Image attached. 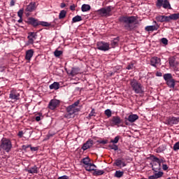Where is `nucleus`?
Segmentation results:
<instances>
[{"label":"nucleus","mask_w":179,"mask_h":179,"mask_svg":"<svg viewBox=\"0 0 179 179\" xmlns=\"http://www.w3.org/2000/svg\"><path fill=\"white\" fill-rule=\"evenodd\" d=\"M138 20V17L136 16H121L119 17V22L124 24L125 30L131 31L135 29L134 23Z\"/></svg>","instance_id":"1"},{"label":"nucleus","mask_w":179,"mask_h":179,"mask_svg":"<svg viewBox=\"0 0 179 179\" xmlns=\"http://www.w3.org/2000/svg\"><path fill=\"white\" fill-rule=\"evenodd\" d=\"M131 89L136 94H143L145 93V88L142 83L136 79L130 80Z\"/></svg>","instance_id":"2"},{"label":"nucleus","mask_w":179,"mask_h":179,"mask_svg":"<svg viewBox=\"0 0 179 179\" xmlns=\"http://www.w3.org/2000/svg\"><path fill=\"white\" fill-rule=\"evenodd\" d=\"M79 103H80V101L78 100L77 101L66 107V113L64 114V118H72L73 114L80 111V109L76 108L78 106H79Z\"/></svg>","instance_id":"3"},{"label":"nucleus","mask_w":179,"mask_h":179,"mask_svg":"<svg viewBox=\"0 0 179 179\" xmlns=\"http://www.w3.org/2000/svg\"><path fill=\"white\" fill-rule=\"evenodd\" d=\"M155 19L157 22H160L161 23L164 22L169 23V22H171V20H178V19H179V13L171 14L169 16L158 15Z\"/></svg>","instance_id":"4"},{"label":"nucleus","mask_w":179,"mask_h":179,"mask_svg":"<svg viewBox=\"0 0 179 179\" xmlns=\"http://www.w3.org/2000/svg\"><path fill=\"white\" fill-rule=\"evenodd\" d=\"M26 22L27 24H31V26H33V27H37V26H43V27H48L50 26V23L44 21H39L38 20L33 17L27 18Z\"/></svg>","instance_id":"5"},{"label":"nucleus","mask_w":179,"mask_h":179,"mask_svg":"<svg viewBox=\"0 0 179 179\" xmlns=\"http://www.w3.org/2000/svg\"><path fill=\"white\" fill-rule=\"evenodd\" d=\"M163 78L168 87H170V89H174V87H176V80L173 78V75H171V73H165L164 74Z\"/></svg>","instance_id":"6"},{"label":"nucleus","mask_w":179,"mask_h":179,"mask_svg":"<svg viewBox=\"0 0 179 179\" xmlns=\"http://www.w3.org/2000/svg\"><path fill=\"white\" fill-rule=\"evenodd\" d=\"M0 149L8 153V152H10V149H12V142L8 138H3L1 141Z\"/></svg>","instance_id":"7"},{"label":"nucleus","mask_w":179,"mask_h":179,"mask_svg":"<svg viewBox=\"0 0 179 179\" xmlns=\"http://www.w3.org/2000/svg\"><path fill=\"white\" fill-rule=\"evenodd\" d=\"M111 10H113V6H108L106 8L99 9L96 12L102 17H108V16H111Z\"/></svg>","instance_id":"8"},{"label":"nucleus","mask_w":179,"mask_h":179,"mask_svg":"<svg viewBox=\"0 0 179 179\" xmlns=\"http://www.w3.org/2000/svg\"><path fill=\"white\" fill-rule=\"evenodd\" d=\"M156 6L159 9H160L162 6L164 9H171V5H170L169 0H157Z\"/></svg>","instance_id":"9"},{"label":"nucleus","mask_w":179,"mask_h":179,"mask_svg":"<svg viewBox=\"0 0 179 179\" xmlns=\"http://www.w3.org/2000/svg\"><path fill=\"white\" fill-rule=\"evenodd\" d=\"M111 127H120L122 124V120L120 116H113L110 120Z\"/></svg>","instance_id":"10"},{"label":"nucleus","mask_w":179,"mask_h":179,"mask_svg":"<svg viewBox=\"0 0 179 179\" xmlns=\"http://www.w3.org/2000/svg\"><path fill=\"white\" fill-rule=\"evenodd\" d=\"M136 120H139V116L136 114L129 115L128 117H125L124 124L126 125H129V122H135Z\"/></svg>","instance_id":"11"},{"label":"nucleus","mask_w":179,"mask_h":179,"mask_svg":"<svg viewBox=\"0 0 179 179\" xmlns=\"http://www.w3.org/2000/svg\"><path fill=\"white\" fill-rule=\"evenodd\" d=\"M9 99L10 100L17 101L20 99V93L17 90L13 89L9 94Z\"/></svg>","instance_id":"12"},{"label":"nucleus","mask_w":179,"mask_h":179,"mask_svg":"<svg viewBox=\"0 0 179 179\" xmlns=\"http://www.w3.org/2000/svg\"><path fill=\"white\" fill-rule=\"evenodd\" d=\"M179 122V117H167V119L166 120L165 124H166V125H176L177 124H178Z\"/></svg>","instance_id":"13"},{"label":"nucleus","mask_w":179,"mask_h":179,"mask_svg":"<svg viewBox=\"0 0 179 179\" xmlns=\"http://www.w3.org/2000/svg\"><path fill=\"white\" fill-rule=\"evenodd\" d=\"M94 145V141L92 138L88 139L83 145V150H87V149H90Z\"/></svg>","instance_id":"14"},{"label":"nucleus","mask_w":179,"mask_h":179,"mask_svg":"<svg viewBox=\"0 0 179 179\" xmlns=\"http://www.w3.org/2000/svg\"><path fill=\"white\" fill-rule=\"evenodd\" d=\"M58 106H59V100L52 99L48 104V108L50 110H55Z\"/></svg>","instance_id":"15"},{"label":"nucleus","mask_w":179,"mask_h":179,"mask_svg":"<svg viewBox=\"0 0 179 179\" xmlns=\"http://www.w3.org/2000/svg\"><path fill=\"white\" fill-rule=\"evenodd\" d=\"M153 23H155V25H150L145 27V31H155L156 30H158L159 26V24H157V22L156 21H154Z\"/></svg>","instance_id":"16"},{"label":"nucleus","mask_w":179,"mask_h":179,"mask_svg":"<svg viewBox=\"0 0 179 179\" xmlns=\"http://www.w3.org/2000/svg\"><path fill=\"white\" fill-rule=\"evenodd\" d=\"M27 38L29 44H33L34 43V40L37 38V34L35 32H29L28 34Z\"/></svg>","instance_id":"17"},{"label":"nucleus","mask_w":179,"mask_h":179,"mask_svg":"<svg viewBox=\"0 0 179 179\" xmlns=\"http://www.w3.org/2000/svg\"><path fill=\"white\" fill-rule=\"evenodd\" d=\"M113 166H117V167H120V169H122V167H125L127 164L125 162L122 161L120 159H115Z\"/></svg>","instance_id":"18"},{"label":"nucleus","mask_w":179,"mask_h":179,"mask_svg":"<svg viewBox=\"0 0 179 179\" xmlns=\"http://www.w3.org/2000/svg\"><path fill=\"white\" fill-rule=\"evenodd\" d=\"M38 170H40V168L35 165L30 167L29 169H26V171L29 174H38Z\"/></svg>","instance_id":"19"},{"label":"nucleus","mask_w":179,"mask_h":179,"mask_svg":"<svg viewBox=\"0 0 179 179\" xmlns=\"http://www.w3.org/2000/svg\"><path fill=\"white\" fill-rule=\"evenodd\" d=\"M160 62H161V59L157 57H152L150 59V65H152V66L156 67L157 65L160 64Z\"/></svg>","instance_id":"20"},{"label":"nucleus","mask_w":179,"mask_h":179,"mask_svg":"<svg viewBox=\"0 0 179 179\" xmlns=\"http://www.w3.org/2000/svg\"><path fill=\"white\" fill-rule=\"evenodd\" d=\"M33 55H34V50H33V49L27 50L25 54V59L27 61H30L31 58H33Z\"/></svg>","instance_id":"21"},{"label":"nucleus","mask_w":179,"mask_h":179,"mask_svg":"<svg viewBox=\"0 0 179 179\" xmlns=\"http://www.w3.org/2000/svg\"><path fill=\"white\" fill-rule=\"evenodd\" d=\"M161 164L162 163H152V169L154 171V173H157V171L162 169Z\"/></svg>","instance_id":"22"},{"label":"nucleus","mask_w":179,"mask_h":179,"mask_svg":"<svg viewBox=\"0 0 179 179\" xmlns=\"http://www.w3.org/2000/svg\"><path fill=\"white\" fill-rule=\"evenodd\" d=\"M169 65L171 68H177L178 62L176 60V57H172L169 58Z\"/></svg>","instance_id":"23"},{"label":"nucleus","mask_w":179,"mask_h":179,"mask_svg":"<svg viewBox=\"0 0 179 179\" xmlns=\"http://www.w3.org/2000/svg\"><path fill=\"white\" fill-rule=\"evenodd\" d=\"M79 72H80V69L79 67L76 68H72L71 71L70 73H68L70 76H76V75L79 74Z\"/></svg>","instance_id":"24"},{"label":"nucleus","mask_w":179,"mask_h":179,"mask_svg":"<svg viewBox=\"0 0 179 179\" xmlns=\"http://www.w3.org/2000/svg\"><path fill=\"white\" fill-rule=\"evenodd\" d=\"M36 8V3L31 2L26 8V12H33Z\"/></svg>","instance_id":"25"},{"label":"nucleus","mask_w":179,"mask_h":179,"mask_svg":"<svg viewBox=\"0 0 179 179\" xmlns=\"http://www.w3.org/2000/svg\"><path fill=\"white\" fill-rule=\"evenodd\" d=\"M96 165L94 164L90 163L87 166H85V170L87 171H94L96 170Z\"/></svg>","instance_id":"26"},{"label":"nucleus","mask_w":179,"mask_h":179,"mask_svg":"<svg viewBox=\"0 0 179 179\" xmlns=\"http://www.w3.org/2000/svg\"><path fill=\"white\" fill-rule=\"evenodd\" d=\"M49 88L50 89V90H58V89H59V83L54 82L52 84H51L49 86Z\"/></svg>","instance_id":"27"},{"label":"nucleus","mask_w":179,"mask_h":179,"mask_svg":"<svg viewBox=\"0 0 179 179\" xmlns=\"http://www.w3.org/2000/svg\"><path fill=\"white\" fill-rule=\"evenodd\" d=\"M104 173V170L95 169L92 174L93 176H95V177H98L99 176H103Z\"/></svg>","instance_id":"28"},{"label":"nucleus","mask_w":179,"mask_h":179,"mask_svg":"<svg viewBox=\"0 0 179 179\" xmlns=\"http://www.w3.org/2000/svg\"><path fill=\"white\" fill-rule=\"evenodd\" d=\"M91 7L89 4H83L81 6V10L82 12H88V10H90Z\"/></svg>","instance_id":"29"},{"label":"nucleus","mask_w":179,"mask_h":179,"mask_svg":"<svg viewBox=\"0 0 179 179\" xmlns=\"http://www.w3.org/2000/svg\"><path fill=\"white\" fill-rule=\"evenodd\" d=\"M114 177H115L116 178H121V177H124V171H116L115 172Z\"/></svg>","instance_id":"30"},{"label":"nucleus","mask_w":179,"mask_h":179,"mask_svg":"<svg viewBox=\"0 0 179 179\" xmlns=\"http://www.w3.org/2000/svg\"><path fill=\"white\" fill-rule=\"evenodd\" d=\"M98 50H100L101 51H108L110 50L109 45H99L97 47Z\"/></svg>","instance_id":"31"},{"label":"nucleus","mask_w":179,"mask_h":179,"mask_svg":"<svg viewBox=\"0 0 179 179\" xmlns=\"http://www.w3.org/2000/svg\"><path fill=\"white\" fill-rule=\"evenodd\" d=\"M59 48L56 49L54 52V55H55V57H56V58L61 57V55H62V54L64 53V52L62 50H58Z\"/></svg>","instance_id":"32"},{"label":"nucleus","mask_w":179,"mask_h":179,"mask_svg":"<svg viewBox=\"0 0 179 179\" xmlns=\"http://www.w3.org/2000/svg\"><path fill=\"white\" fill-rule=\"evenodd\" d=\"M166 149V145H162L157 148L156 152L157 153H162V152H164Z\"/></svg>","instance_id":"33"},{"label":"nucleus","mask_w":179,"mask_h":179,"mask_svg":"<svg viewBox=\"0 0 179 179\" xmlns=\"http://www.w3.org/2000/svg\"><path fill=\"white\" fill-rule=\"evenodd\" d=\"M77 22H82V16L76 15L72 19V23H77Z\"/></svg>","instance_id":"34"},{"label":"nucleus","mask_w":179,"mask_h":179,"mask_svg":"<svg viewBox=\"0 0 179 179\" xmlns=\"http://www.w3.org/2000/svg\"><path fill=\"white\" fill-rule=\"evenodd\" d=\"M81 163H83V164H85V166L89 165L90 164V158H89V157L83 158L81 160Z\"/></svg>","instance_id":"35"},{"label":"nucleus","mask_w":179,"mask_h":179,"mask_svg":"<svg viewBox=\"0 0 179 179\" xmlns=\"http://www.w3.org/2000/svg\"><path fill=\"white\" fill-rule=\"evenodd\" d=\"M163 171H158L157 172H154L155 177L157 178H160L161 177H163Z\"/></svg>","instance_id":"36"},{"label":"nucleus","mask_w":179,"mask_h":179,"mask_svg":"<svg viewBox=\"0 0 179 179\" xmlns=\"http://www.w3.org/2000/svg\"><path fill=\"white\" fill-rule=\"evenodd\" d=\"M66 16V10H61L59 14V19H64Z\"/></svg>","instance_id":"37"},{"label":"nucleus","mask_w":179,"mask_h":179,"mask_svg":"<svg viewBox=\"0 0 179 179\" xmlns=\"http://www.w3.org/2000/svg\"><path fill=\"white\" fill-rule=\"evenodd\" d=\"M151 159L152 160V163H162V161H160L159 159L155 155H152Z\"/></svg>","instance_id":"38"},{"label":"nucleus","mask_w":179,"mask_h":179,"mask_svg":"<svg viewBox=\"0 0 179 179\" xmlns=\"http://www.w3.org/2000/svg\"><path fill=\"white\" fill-rule=\"evenodd\" d=\"M135 68V63L131 62L128 66L126 67V69L128 71H131V69H134Z\"/></svg>","instance_id":"39"},{"label":"nucleus","mask_w":179,"mask_h":179,"mask_svg":"<svg viewBox=\"0 0 179 179\" xmlns=\"http://www.w3.org/2000/svg\"><path fill=\"white\" fill-rule=\"evenodd\" d=\"M92 117H96V112L94 108H92L90 114L88 115V118H92Z\"/></svg>","instance_id":"40"},{"label":"nucleus","mask_w":179,"mask_h":179,"mask_svg":"<svg viewBox=\"0 0 179 179\" xmlns=\"http://www.w3.org/2000/svg\"><path fill=\"white\" fill-rule=\"evenodd\" d=\"M96 142L101 145H107V143H108V140H97Z\"/></svg>","instance_id":"41"},{"label":"nucleus","mask_w":179,"mask_h":179,"mask_svg":"<svg viewBox=\"0 0 179 179\" xmlns=\"http://www.w3.org/2000/svg\"><path fill=\"white\" fill-rule=\"evenodd\" d=\"M120 41V37L114 38L112 41V45H117Z\"/></svg>","instance_id":"42"},{"label":"nucleus","mask_w":179,"mask_h":179,"mask_svg":"<svg viewBox=\"0 0 179 179\" xmlns=\"http://www.w3.org/2000/svg\"><path fill=\"white\" fill-rule=\"evenodd\" d=\"M111 114H112L111 110H110V109H106V110H105V115H106V117H107L108 118H110V117H111Z\"/></svg>","instance_id":"43"},{"label":"nucleus","mask_w":179,"mask_h":179,"mask_svg":"<svg viewBox=\"0 0 179 179\" xmlns=\"http://www.w3.org/2000/svg\"><path fill=\"white\" fill-rule=\"evenodd\" d=\"M108 148L112 149V150H118V145L113 144V145H109Z\"/></svg>","instance_id":"44"},{"label":"nucleus","mask_w":179,"mask_h":179,"mask_svg":"<svg viewBox=\"0 0 179 179\" xmlns=\"http://www.w3.org/2000/svg\"><path fill=\"white\" fill-rule=\"evenodd\" d=\"M23 12H24V10L23 8H21L18 12H17V16L18 17H23Z\"/></svg>","instance_id":"45"},{"label":"nucleus","mask_w":179,"mask_h":179,"mask_svg":"<svg viewBox=\"0 0 179 179\" xmlns=\"http://www.w3.org/2000/svg\"><path fill=\"white\" fill-rule=\"evenodd\" d=\"M118 141H120V136H117L115 137L113 140H111L110 142L111 143H118Z\"/></svg>","instance_id":"46"},{"label":"nucleus","mask_w":179,"mask_h":179,"mask_svg":"<svg viewBox=\"0 0 179 179\" xmlns=\"http://www.w3.org/2000/svg\"><path fill=\"white\" fill-rule=\"evenodd\" d=\"M161 43H162V44H164V45H167V44H169V40H167V38H162L161 39Z\"/></svg>","instance_id":"47"},{"label":"nucleus","mask_w":179,"mask_h":179,"mask_svg":"<svg viewBox=\"0 0 179 179\" xmlns=\"http://www.w3.org/2000/svg\"><path fill=\"white\" fill-rule=\"evenodd\" d=\"M42 118H43V114L38 113V116H36L35 117V120H36V121H37V122H38V121H41Z\"/></svg>","instance_id":"48"},{"label":"nucleus","mask_w":179,"mask_h":179,"mask_svg":"<svg viewBox=\"0 0 179 179\" xmlns=\"http://www.w3.org/2000/svg\"><path fill=\"white\" fill-rule=\"evenodd\" d=\"M173 150L176 151V150H179V141L173 145Z\"/></svg>","instance_id":"49"},{"label":"nucleus","mask_w":179,"mask_h":179,"mask_svg":"<svg viewBox=\"0 0 179 179\" xmlns=\"http://www.w3.org/2000/svg\"><path fill=\"white\" fill-rule=\"evenodd\" d=\"M122 67L121 66H116L114 67V71L115 72H117V71H120V69H122Z\"/></svg>","instance_id":"50"},{"label":"nucleus","mask_w":179,"mask_h":179,"mask_svg":"<svg viewBox=\"0 0 179 179\" xmlns=\"http://www.w3.org/2000/svg\"><path fill=\"white\" fill-rule=\"evenodd\" d=\"M22 149H23V150H26L27 149H29V148H31V145H23L22 146Z\"/></svg>","instance_id":"51"},{"label":"nucleus","mask_w":179,"mask_h":179,"mask_svg":"<svg viewBox=\"0 0 179 179\" xmlns=\"http://www.w3.org/2000/svg\"><path fill=\"white\" fill-rule=\"evenodd\" d=\"M30 149L31 150V152H37V150H38V148L37 147H30Z\"/></svg>","instance_id":"52"},{"label":"nucleus","mask_w":179,"mask_h":179,"mask_svg":"<svg viewBox=\"0 0 179 179\" xmlns=\"http://www.w3.org/2000/svg\"><path fill=\"white\" fill-rule=\"evenodd\" d=\"M162 169L164 171H166V170H169V166H167V164H162Z\"/></svg>","instance_id":"53"},{"label":"nucleus","mask_w":179,"mask_h":179,"mask_svg":"<svg viewBox=\"0 0 179 179\" xmlns=\"http://www.w3.org/2000/svg\"><path fill=\"white\" fill-rule=\"evenodd\" d=\"M23 131H20L17 134V136H19V138H23Z\"/></svg>","instance_id":"54"},{"label":"nucleus","mask_w":179,"mask_h":179,"mask_svg":"<svg viewBox=\"0 0 179 179\" xmlns=\"http://www.w3.org/2000/svg\"><path fill=\"white\" fill-rule=\"evenodd\" d=\"M57 179H69V176L64 175L63 176L59 177Z\"/></svg>","instance_id":"55"},{"label":"nucleus","mask_w":179,"mask_h":179,"mask_svg":"<svg viewBox=\"0 0 179 179\" xmlns=\"http://www.w3.org/2000/svg\"><path fill=\"white\" fill-rule=\"evenodd\" d=\"M156 76L162 77L163 76V73L160 71H157Z\"/></svg>","instance_id":"56"},{"label":"nucleus","mask_w":179,"mask_h":179,"mask_svg":"<svg viewBox=\"0 0 179 179\" xmlns=\"http://www.w3.org/2000/svg\"><path fill=\"white\" fill-rule=\"evenodd\" d=\"M10 6H15V0H11L10 1Z\"/></svg>","instance_id":"57"},{"label":"nucleus","mask_w":179,"mask_h":179,"mask_svg":"<svg viewBox=\"0 0 179 179\" xmlns=\"http://www.w3.org/2000/svg\"><path fill=\"white\" fill-rule=\"evenodd\" d=\"M75 8H76L75 4H73V5H71V6H70L71 10H75Z\"/></svg>","instance_id":"58"},{"label":"nucleus","mask_w":179,"mask_h":179,"mask_svg":"<svg viewBox=\"0 0 179 179\" xmlns=\"http://www.w3.org/2000/svg\"><path fill=\"white\" fill-rule=\"evenodd\" d=\"M65 6H66V4H65V3H62L60 5V8H65Z\"/></svg>","instance_id":"59"},{"label":"nucleus","mask_w":179,"mask_h":179,"mask_svg":"<svg viewBox=\"0 0 179 179\" xmlns=\"http://www.w3.org/2000/svg\"><path fill=\"white\" fill-rule=\"evenodd\" d=\"M149 179H157L155 177V174L152 175V176H150L148 177Z\"/></svg>","instance_id":"60"},{"label":"nucleus","mask_w":179,"mask_h":179,"mask_svg":"<svg viewBox=\"0 0 179 179\" xmlns=\"http://www.w3.org/2000/svg\"><path fill=\"white\" fill-rule=\"evenodd\" d=\"M22 22H23V20L20 17V19L18 20V23H22Z\"/></svg>","instance_id":"61"},{"label":"nucleus","mask_w":179,"mask_h":179,"mask_svg":"<svg viewBox=\"0 0 179 179\" xmlns=\"http://www.w3.org/2000/svg\"><path fill=\"white\" fill-rule=\"evenodd\" d=\"M102 45H107V43H102Z\"/></svg>","instance_id":"62"},{"label":"nucleus","mask_w":179,"mask_h":179,"mask_svg":"<svg viewBox=\"0 0 179 179\" xmlns=\"http://www.w3.org/2000/svg\"><path fill=\"white\" fill-rule=\"evenodd\" d=\"M114 75V73H110V76H113Z\"/></svg>","instance_id":"63"},{"label":"nucleus","mask_w":179,"mask_h":179,"mask_svg":"<svg viewBox=\"0 0 179 179\" xmlns=\"http://www.w3.org/2000/svg\"><path fill=\"white\" fill-rule=\"evenodd\" d=\"M0 93H1V91H0Z\"/></svg>","instance_id":"64"}]
</instances>
